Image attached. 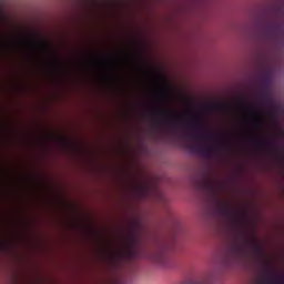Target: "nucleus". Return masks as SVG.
Here are the masks:
<instances>
[{
  "label": "nucleus",
  "instance_id": "1",
  "mask_svg": "<svg viewBox=\"0 0 284 284\" xmlns=\"http://www.w3.org/2000/svg\"><path fill=\"white\" fill-rule=\"evenodd\" d=\"M141 256H143V250H141L139 246H133L116 253H112L111 261L115 265H119L120 263H123V261H134L136 258H141Z\"/></svg>",
  "mask_w": 284,
  "mask_h": 284
},
{
  "label": "nucleus",
  "instance_id": "2",
  "mask_svg": "<svg viewBox=\"0 0 284 284\" xmlns=\"http://www.w3.org/2000/svg\"><path fill=\"white\" fill-rule=\"evenodd\" d=\"M191 125L196 132V134L194 135V139L196 141H212L214 136H219V133L206 131L203 128V120L199 115H195L193 118Z\"/></svg>",
  "mask_w": 284,
  "mask_h": 284
},
{
  "label": "nucleus",
  "instance_id": "3",
  "mask_svg": "<svg viewBox=\"0 0 284 284\" xmlns=\"http://www.w3.org/2000/svg\"><path fill=\"white\" fill-rule=\"evenodd\" d=\"M146 256L150 261L156 263V265H161V267H168V264L170 263V255L165 248H160L154 253H149Z\"/></svg>",
  "mask_w": 284,
  "mask_h": 284
},
{
  "label": "nucleus",
  "instance_id": "4",
  "mask_svg": "<svg viewBox=\"0 0 284 284\" xmlns=\"http://www.w3.org/2000/svg\"><path fill=\"white\" fill-rule=\"evenodd\" d=\"M247 250V246L243 242H235L233 243L229 248V258L232 261H240V258H243L245 256V251Z\"/></svg>",
  "mask_w": 284,
  "mask_h": 284
},
{
  "label": "nucleus",
  "instance_id": "5",
  "mask_svg": "<svg viewBox=\"0 0 284 284\" xmlns=\"http://www.w3.org/2000/svg\"><path fill=\"white\" fill-rule=\"evenodd\" d=\"M217 212L221 214V216L231 219V221H236V219L240 216L239 212L232 210V207H230V205H227L225 202L217 203Z\"/></svg>",
  "mask_w": 284,
  "mask_h": 284
},
{
  "label": "nucleus",
  "instance_id": "6",
  "mask_svg": "<svg viewBox=\"0 0 284 284\" xmlns=\"http://www.w3.org/2000/svg\"><path fill=\"white\" fill-rule=\"evenodd\" d=\"M152 192H156V184H152L150 181H144L138 186L140 199H150Z\"/></svg>",
  "mask_w": 284,
  "mask_h": 284
},
{
  "label": "nucleus",
  "instance_id": "7",
  "mask_svg": "<svg viewBox=\"0 0 284 284\" xmlns=\"http://www.w3.org/2000/svg\"><path fill=\"white\" fill-rule=\"evenodd\" d=\"M203 110L206 112H227V110H232V104L215 102L204 105Z\"/></svg>",
  "mask_w": 284,
  "mask_h": 284
},
{
  "label": "nucleus",
  "instance_id": "8",
  "mask_svg": "<svg viewBox=\"0 0 284 284\" xmlns=\"http://www.w3.org/2000/svg\"><path fill=\"white\" fill-rule=\"evenodd\" d=\"M160 116H168L165 120L166 125H176V121L181 119V115L172 112L171 110H158Z\"/></svg>",
  "mask_w": 284,
  "mask_h": 284
},
{
  "label": "nucleus",
  "instance_id": "9",
  "mask_svg": "<svg viewBox=\"0 0 284 284\" xmlns=\"http://www.w3.org/2000/svg\"><path fill=\"white\" fill-rule=\"evenodd\" d=\"M199 186L205 192H210L211 194H216V183L210 179H204L199 182Z\"/></svg>",
  "mask_w": 284,
  "mask_h": 284
},
{
  "label": "nucleus",
  "instance_id": "10",
  "mask_svg": "<svg viewBox=\"0 0 284 284\" xmlns=\"http://www.w3.org/2000/svg\"><path fill=\"white\" fill-rule=\"evenodd\" d=\"M124 240L132 241L133 245L135 241H141V231L139 230V225L134 224Z\"/></svg>",
  "mask_w": 284,
  "mask_h": 284
},
{
  "label": "nucleus",
  "instance_id": "11",
  "mask_svg": "<svg viewBox=\"0 0 284 284\" xmlns=\"http://www.w3.org/2000/svg\"><path fill=\"white\" fill-rule=\"evenodd\" d=\"M253 145H255V148H261L262 150H270V148H272V142H270L267 138H256L253 141Z\"/></svg>",
  "mask_w": 284,
  "mask_h": 284
},
{
  "label": "nucleus",
  "instance_id": "12",
  "mask_svg": "<svg viewBox=\"0 0 284 284\" xmlns=\"http://www.w3.org/2000/svg\"><path fill=\"white\" fill-rule=\"evenodd\" d=\"M190 150L196 154H202V156H210L212 154V149L207 146H194L191 145Z\"/></svg>",
  "mask_w": 284,
  "mask_h": 284
},
{
  "label": "nucleus",
  "instance_id": "13",
  "mask_svg": "<svg viewBox=\"0 0 284 284\" xmlns=\"http://www.w3.org/2000/svg\"><path fill=\"white\" fill-rule=\"evenodd\" d=\"M184 284H214V280H212V276H206V277L190 280Z\"/></svg>",
  "mask_w": 284,
  "mask_h": 284
},
{
  "label": "nucleus",
  "instance_id": "14",
  "mask_svg": "<svg viewBox=\"0 0 284 284\" xmlns=\"http://www.w3.org/2000/svg\"><path fill=\"white\" fill-rule=\"evenodd\" d=\"M253 252H254L255 256H257L258 258H261V256H263V247L258 244H255L253 246Z\"/></svg>",
  "mask_w": 284,
  "mask_h": 284
},
{
  "label": "nucleus",
  "instance_id": "15",
  "mask_svg": "<svg viewBox=\"0 0 284 284\" xmlns=\"http://www.w3.org/2000/svg\"><path fill=\"white\" fill-rule=\"evenodd\" d=\"M36 42H38V44L43 48V50H50V44H48V42L43 41V40H36Z\"/></svg>",
  "mask_w": 284,
  "mask_h": 284
},
{
  "label": "nucleus",
  "instance_id": "16",
  "mask_svg": "<svg viewBox=\"0 0 284 284\" xmlns=\"http://www.w3.org/2000/svg\"><path fill=\"white\" fill-rule=\"evenodd\" d=\"M265 274L272 275V267H270V264H266L265 266Z\"/></svg>",
  "mask_w": 284,
  "mask_h": 284
},
{
  "label": "nucleus",
  "instance_id": "17",
  "mask_svg": "<svg viewBox=\"0 0 284 284\" xmlns=\"http://www.w3.org/2000/svg\"><path fill=\"white\" fill-rule=\"evenodd\" d=\"M30 52H34V42L29 43Z\"/></svg>",
  "mask_w": 284,
  "mask_h": 284
},
{
  "label": "nucleus",
  "instance_id": "18",
  "mask_svg": "<svg viewBox=\"0 0 284 284\" xmlns=\"http://www.w3.org/2000/svg\"><path fill=\"white\" fill-rule=\"evenodd\" d=\"M0 45H3V36L1 34V31H0Z\"/></svg>",
  "mask_w": 284,
  "mask_h": 284
},
{
  "label": "nucleus",
  "instance_id": "19",
  "mask_svg": "<svg viewBox=\"0 0 284 284\" xmlns=\"http://www.w3.org/2000/svg\"><path fill=\"white\" fill-rule=\"evenodd\" d=\"M257 125H263V121L257 120Z\"/></svg>",
  "mask_w": 284,
  "mask_h": 284
},
{
  "label": "nucleus",
  "instance_id": "20",
  "mask_svg": "<svg viewBox=\"0 0 284 284\" xmlns=\"http://www.w3.org/2000/svg\"><path fill=\"white\" fill-rule=\"evenodd\" d=\"M217 145H223V141H220V142H215Z\"/></svg>",
  "mask_w": 284,
  "mask_h": 284
},
{
  "label": "nucleus",
  "instance_id": "21",
  "mask_svg": "<svg viewBox=\"0 0 284 284\" xmlns=\"http://www.w3.org/2000/svg\"><path fill=\"white\" fill-rule=\"evenodd\" d=\"M281 156H283V152H281Z\"/></svg>",
  "mask_w": 284,
  "mask_h": 284
}]
</instances>
